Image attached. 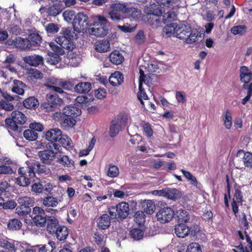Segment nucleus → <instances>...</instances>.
Listing matches in <instances>:
<instances>
[{"instance_id": "obj_1", "label": "nucleus", "mask_w": 252, "mask_h": 252, "mask_svg": "<svg viewBox=\"0 0 252 252\" xmlns=\"http://www.w3.org/2000/svg\"><path fill=\"white\" fill-rule=\"evenodd\" d=\"M18 172L20 176L16 179V183L22 187H27L30 184L31 179L35 176V172L39 174H51L50 169L38 161L32 162L30 166L20 167Z\"/></svg>"}, {"instance_id": "obj_2", "label": "nucleus", "mask_w": 252, "mask_h": 252, "mask_svg": "<svg viewBox=\"0 0 252 252\" xmlns=\"http://www.w3.org/2000/svg\"><path fill=\"white\" fill-rule=\"evenodd\" d=\"M61 146L58 143H48L46 149L38 152V155L42 163L51 165L57 157Z\"/></svg>"}, {"instance_id": "obj_3", "label": "nucleus", "mask_w": 252, "mask_h": 252, "mask_svg": "<svg viewBox=\"0 0 252 252\" xmlns=\"http://www.w3.org/2000/svg\"><path fill=\"white\" fill-rule=\"evenodd\" d=\"M108 20L103 16L97 15L95 17V21L91 23L90 26H93L91 29V33L97 37L105 36L108 32V29L106 26Z\"/></svg>"}, {"instance_id": "obj_4", "label": "nucleus", "mask_w": 252, "mask_h": 252, "mask_svg": "<svg viewBox=\"0 0 252 252\" xmlns=\"http://www.w3.org/2000/svg\"><path fill=\"white\" fill-rule=\"evenodd\" d=\"M32 220L26 221L28 224L43 227L46 225L48 218L45 211L41 208L35 206L33 208L32 213L31 216Z\"/></svg>"}, {"instance_id": "obj_5", "label": "nucleus", "mask_w": 252, "mask_h": 252, "mask_svg": "<svg viewBox=\"0 0 252 252\" xmlns=\"http://www.w3.org/2000/svg\"><path fill=\"white\" fill-rule=\"evenodd\" d=\"M63 30L61 35L56 38V41L63 49L72 51L75 47L73 42V33L67 29Z\"/></svg>"}, {"instance_id": "obj_6", "label": "nucleus", "mask_w": 252, "mask_h": 252, "mask_svg": "<svg viewBox=\"0 0 252 252\" xmlns=\"http://www.w3.org/2000/svg\"><path fill=\"white\" fill-rule=\"evenodd\" d=\"M108 212L111 219L123 220L128 215L129 204L126 202H121L116 206L109 207Z\"/></svg>"}, {"instance_id": "obj_7", "label": "nucleus", "mask_w": 252, "mask_h": 252, "mask_svg": "<svg viewBox=\"0 0 252 252\" xmlns=\"http://www.w3.org/2000/svg\"><path fill=\"white\" fill-rule=\"evenodd\" d=\"M18 205L16 208V212L19 216H24L31 212V207L35 203L34 199L29 196H22L17 200Z\"/></svg>"}, {"instance_id": "obj_8", "label": "nucleus", "mask_w": 252, "mask_h": 252, "mask_svg": "<svg viewBox=\"0 0 252 252\" xmlns=\"http://www.w3.org/2000/svg\"><path fill=\"white\" fill-rule=\"evenodd\" d=\"M91 24L88 21V16L82 13H78L74 17L72 22L74 30L78 32H86Z\"/></svg>"}, {"instance_id": "obj_9", "label": "nucleus", "mask_w": 252, "mask_h": 252, "mask_svg": "<svg viewBox=\"0 0 252 252\" xmlns=\"http://www.w3.org/2000/svg\"><path fill=\"white\" fill-rule=\"evenodd\" d=\"M125 6L122 3L116 2L110 5L111 10L108 12V17L113 22L118 23L123 20L125 17L123 14V8Z\"/></svg>"}, {"instance_id": "obj_10", "label": "nucleus", "mask_w": 252, "mask_h": 252, "mask_svg": "<svg viewBox=\"0 0 252 252\" xmlns=\"http://www.w3.org/2000/svg\"><path fill=\"white\" fill-rule=\"evenodd\" d=\"M63 102L62 99L56 94L49 93L46 94V101L42 104V107L47 111H52Z\"/></svg>"}, {"instance_id": "obj_11", "label": "nucleus", "mask_w": 252, "mask_h": 252, "mask_svg": "<svg viewBox=\"0 0 252 252\" xmlns=\"http://www.w3.org/2000/svg\"><path fill=\"white\" fill-rule=\"evenodd\" d=\"M175 215L174 210L170 207L160 208L157 213L156 216L158 220L161 223L168 222L171 220Z\"/></svg>"}, {"instance_id": "obj_12", "label": "nucleus", "mask_w": 252, "mask_h": 252, "mask_svg": "<svg viewBox=\"0 0 252 252\" xmlns=\"http://www.w3.org/2000/svg\"><path fill=\"white\" fill-rule=\"evenodd\" d=\"M191 27L186 21H183L179 25L177 24V28L175 30V37L181 39L187 40L189 37V32Z\"/></svg>"}, {"instance_id": "obj_13", "label": "nucleus", "mask_w": 252, "mask_h": 252, "mask_svg": "<svg viewBox=\"0 0 252 252\" xmlns=\"http://www.w3.org/2000/svg\"><path fill=\"white\" fill-rule=\"evenodd\" d=\"M125 7L123 8V14L125 18L137 20L141 17V11L137 8L130 6L127 3H122Z\"/></svg>"}, {"instance_id": "obj_14", "label": "nucleus", "mask_w": 252, "mask_h": 252, "mask_svg": "<svg viewBox=\"0 0 252 252\" xmlns=\"http://www.w3.org/2000/svg\"><path fill=\"white\" fill-rule=\"evenodd\" d=\"M62 131L59 128H53L49 129L44 133V137L50 143H56L62 135Z\"/></svg>"}, {"instance_id": "obj_15", "label": "nucleus", "mask_w": 252, "mask_h": 252, "mask_svg": "<svg viewBox=\"0 0 252 252\" xmlns=\"http://www.w3.org/2000/svg\"><path fill=\"white\" fill-rule=\"evenodd\" d=\"M24 61L31 66H37L43 63V58L38 55H32L24 57Z\"/></svg>"}, {"instance_id": "obj_16", "label": "nucleus", "mask_w": 252, "mask_h": 252, "mask_svg": "<svg viewBox=\"0 0 252 252\" xmlns=\"http://www.w3.org/2000/svg\"><path fill=\"white\" fill-rule=\"evenodd\" d=\"M81 114V111L80 109L74 106L68 105L63 109L62 115L75 119Z\"/></svg>"}, {"instance_id": "obj_17", "label": "nucleus", "mask_w": 252, "mask_h": 252, "mask_svg": "<svg viewBox=\"0 0 252 252\" xmlns=\"http://www.w3.org/2000/svg\"><path fill=\"white\" fill-rule=\"evenodd\" d=\"M12 44L17 48L21 50L31 49L29 39L21 37H16L12 41Z\"/></svg>"}, {"instance_id": "obj_18", "label": "nucleus", "mask_w": 252, "mask_h": 252, "mask_svg": "<svg viewBox=\"0 0 252 252\" xmlns=\"http://www.w3.org/2000/svg\"><path fill=\"white\" fill-rule=\"evenodd\" d=\"M47 223V231L50 234H54V233L56 232V230L58 229V227L61 225H60L59 220L54 217L51 216L48 217Z\"/></svg>"}, {"instance_id": "obj_19", "label": "nucleus", "mask_w": 252, "mask_h": 252, "mask_svg": "<svg viewBox=\"0 0 252 252\" xmlns=\"http://www.w3.org/2000/svg\"><path fill=\"white\" fill-rule=\"evenodd\" d=\"M110 84L113 87L121 85L124 82V75L120 71H115L109 78Z\"/></svg>"}, {"instance_id": "obj_20", "label": "nucleus", "mask_w": 252, "mask_h": 252, "mask_svg": "<svg viewBox=\"0 0 252 252\" xmlns=\"http://www.w3.org/2000/svg\"><path fill=\"white\" fill-rule=\"evenodd\" d=\"M109 60L112 64L119 65L124 61V57L119 51L114 50L109 54Z\"/></svg>"}, {"instance_id": "obj_21", "label": "nucleus", "mask_w": 252, "mask_h": 252, "mask_svg": "<svg viewBox=\"0 0 252 252\" xmlns=\"http://www.w3.org/2000/svg\"><path fill=\"white\" fill-rule=\"evenodd\" d=\"M189 231V227L185 223H178L175 225V233L178 237L184 238Z\"/></svg>"}, {"instance_id": "obj_22", "label": "nucleus", "mask_w": 252, "mask_h": 252, "mask_svg": "<svg viewBox=\"0 0 252 252\" xmlns=\"http://www.w3.org/2000/svg\"><path fill=\"white\" fill-rule=\"evenodd\" d=\"M110 218L106 214L101 215L96 221L97 227L103 230L108 228L110 225Z\"/></svg>"}, {"instance_id": "obj_23", "label": "nucleus", "mask_w": 252, "mask_h": 252, "mask_svg": "<svg viewBox=\"0 0 252 252\" xmlns=\"http://www.w3.org/2000/svg\"><path fill=\"white\" fill-rule=\"evenodd\" d=\"M182 195V192L177 189L166 188L164 196L174 201L179 199Z\"/></svg>"}, {"instance_id": "obj_24", "label": "nucleus", "mask_w": 252, "mask_h": 252, "mask_svg": "<svg viewBox=\"0 0 252 252\" xmlns=\"http://www.w3.org/2000/svg\"><path fill=\"white\" fill-rule=\"evenodd\" d=\"M177 28V24L172 23L167 24L163 28L162 35L164 38L170 37L171 36L175 37V30Z\"/></svg>"}, {"instance_id": "obj_25", "label": "nucleus", "mask_w": 252, "mask_h": 252, "mask_svg": "<svg viewBox=\"0 0 252 252\" xmlns=\"http://www.w3.org/2000/svg\"><path fill=\"white\" fill-rule=\"evenodd\" d=\"M240 76L241 81L245 84L250 83L252 79V72L245 66L241 67Z\"/></svg>"}, {"instance_id": "obj_26", "label": "nucleus", "mask_w": 252, "mask_h": 252, "mask_svg": "<svg viewBox=\"0 0 252 252\" xmlns=\"http://www.w3.org/2000/svg\"><path fill=\"white\" fill-rule=\"evenodd\" d=\"M23 104L27 109L35 110L38 106L39 102L35 97L30 96L23 101Z\"/></svg>"}, {"instance_id": "obj_27", "label": "nucleus", "mask_w": 252, "mask_h": 252, "mask_svg": "<svg viewBox=\"0 0 252 252\" xmlns=\"http://www.w3.org/2000/svg\"><path fill=\"white\" fill-rule=\"evenodd\" d=\"M57 161L64 167H71L74 164V161L68 156L62 154L57 157Z\"/></svg>"}, {"instance_id": "obj_28", "label": "nucleus", "mask_w": 252, "mask_h": 252, "mask_svg": "<svg viewBox=\"0 0 252 252\" xmlns=\"http://www.w3.org/2000/svg\"><path fill=\"white\" fill-rule=\"evenodd\" d=\"M95 50L100 53L107 52L110 48V43L107 40H98L94 45Z\"/></svg>"}, {"instance_id": "obj_29", "label": "nucleus", "mask_w": 252, "mask_h": 252, "mask_svg": "<svg viewBox=\"0 0 252 252\" xmlns=\"http://www.w3.org/2000/svg\"><path fill=\"white\" fill-rule=\"evenodd\" d=\"M242 154H244L242 159L245 166L248 168H252V153H244V150H240L237 154V156H240Z\"/></svg>"}, {"instance_id": "obj_30", "label": "nucleus", "mask_w": 252, "mask_h": 252, "mask_svg": "<svg viewBox=\"0 0 252 252\" xmlns=\"http://www.w3.org/2000/svg\"><path fill=\"white\" fill-rule=\"evenodd\" d=\"M28 37L31 49L33 47H36L40 46L41 43L42 38L38 33L33 32L30 33Z\"/></svg>"}, {"instance_id": "obj_31", "label": "nucleus", "mask_w": 252, "mask_h": 252, "mask_svg": "<svg viewBox=\"0 0 252 252\" xmlns=\"http://www.w3.org/2000/svg\"><path fill=\"white\" fill-rule=\"evenodd\" d=\"M175 215H176L178 223H186L190 218L189 213L182 209L177 210Z\"/></svg>"}, {"instance_id": "obj_32", "label": "nucleus", "mask_w": 252, "mask_h": 252, "mask_svg": "<svg viewBox=\"0 0 252 252\" xmlns=\"http://www.w3.org/2000/svg\"><path fill=\"white\" fill-rule=\"evenodd\" d=\"M61 200L58 199L57 197L52 196H48L44 197L42 200V204L45 207H55L57 206L59 202Z\"/></svg>"}, {"instance_id": "obj_33", "label": "nucleus", "mask_w": 252, "mask_h": 252, "mask_svg": "<svg viewBox=\"0 0 252 252\" xmlns=\"http://www.w3.org/2000/svg\"><path fill=\"white\" fill-rule=\"evenodd\" d=\"M92 89V85L89 82H80L74 88L76 92L80 94H87Z\"/></svg>"}, {"instance_id": "obj_34", "label": "nucleus", "mask_w": 252, "mask_h": 252, "mask_svg": "<svg viewBox=\"0 0 252 252\" xmlns=\"http://www.w3.org/2000/svg\"><path fill=\"white\" fill-rule=\"evenodd\" d=\"M144 212L147 214H152L156 209L154 201L151 200H145L141 203Z\"/></svg>"}, {"instance_id": "obj_35", "label": "nucleus", "mask_w": 252, "mask_h": 252, "mask_svg": "<svg viewBox=\"0 0 252 252\" xmlns=\"http://www.w3.org/2000/svg\"><path fill=\"white\" fill-rule=\"evenodd\" d=\"M56 231L54 233L53 235H55L56 238L60 241L66 239L68 235V229L64 225H61L58 227V229L56 230Z\"/></svg>"}, {"instance_id": "obj_36", "label": "nucleus", "mask_w": 252, "mask_h": 252, "mask_svg": "<svg viewBox=\"0 0 252 252\" xmlns=\"http://www.w3.org/2000/svg\"><path fill=\"white\" fill-rule=\"evenodd\" d=\"M12 118L19 125L24 124L27 118L24 114L19 111H14L11 113Z\"/></svg>"}, {"instance_id": "obj_37", "label": "nucleus", "mask_w": 252, "mask_h": 252, "mask_svg": "<svg viewBox=\"0 0 252 252\" xmlns=\"http://www.w3.org/2000/svg\"><path fill=\"white\" fill-rule=\"evenodd\" d=\"M61 119H62L61 125L64 128H72L76 123V121L75 118L69 117H63V115H61Z\"/></svg>"}, {"instance_id": "obj_38", "label": "nucleus", "mask_w": 252, "mask_h": 252, "mask_svg": "<svg viewBox=\"0 0 252 252\" xmlns=\"http://www.w3.org/2000/svg\"><path fill=\"white\" fill-rule=\"evenodd\" d=\"M34 248H38V252H52L56 248V246L53 241H50L47 244L37 245Z\"/></svg>"}, {"instance_id": "obj_39", "label": "nucleus", "mask_w": 252, "mask_h": 252, "mask_svg": "<svg viewBox=\"0 0 252 252\" xmlns=\"http://www.w3.org/2000/svg\"><path fill=\"white\" fill-rule=\"evenodd\" d=\"M63 6L59 3H56L50 6L48 9V13L50 16H56L63 9Z\"/></svg>"}, {"instance_id": "obj_40", "label": "nucleus", "mask_w": 252, "mask_h": 252, "mask_svg": "<svg viewBox=\"0 0 252 252\" xmlns=\"http://www.w3.org/2000/svg\"><path fill=\"white\" fill-rule=\"evenodd\" d=\"M144 233L142 229L133 228L129 231V236L134 240H140L143 238Z\"/></svg>"}, {"instance_id": "obj_41", "label": "nucleus", "mask_w": 252, "mask_h": 252, "mask_svg": "<svg viewBox=\"0 0 252 252\" xmlns=\"http://www.w3.org/2000/svg\"><path fill=\"white\" fill-rule=\"evenodd\" d=\"M22 226V222L17 219L10 220L7 224L8 229L11 230H19L21 229Z\"/></svg>"}, {"instance_id": "obj_42", "label": "nucleus", "mask_w": 252, "mask_h": 252, "mask_svg": "<svg viewBox=\"0 0 252 252\" xmlns=\"http://www.w3.org/2000/svg\"><path fill=\"white\" fill-rule=\"evenodd\" d=\"M161 13H164L163 15V21L164 23L171 22L175 20L176 18V15L172 11H169L165 12V10L160 9Z\"/></svg>"}, {"instance_id": "obj_43", "label": "nucleus", "mask_w": 252, "mask_h": 252, "mask_svg": "<svg viewBox=\"0 0 252 252\" xmlns=\"http://www.w3.org/2000/svg\"><path fill=\"white\" fill-rule=\"evenodd\" d=\"M60 142L62 146L66 148V149H69L72 148V140L71 139L66 135H63L62 133V135L60 136L59 140H58Z\"/></svg>"}, {"instance_id": "obj_44", "label": "nucleus", "mask_w": 252, "mask_h": 252, "mask_svg": "<svg viewBox=\"0 0 252 252\" xmlns=\"http://www.w3.org/2000/svg\"><path fill=\"white\" fill-rule=\"evenodd\" d=\"M120 173L118 167L113 163H110L107 171V175L111 178H115L119 176Z\"/></svg>"}, {"instance_id": "obj_45", "label": "nucleus", "mask_w": 252, "mask_h": 252, "mask_svg": "<svg viewBox=\"0 0 252 252\" xmlns=\"http://www.w3.org/2000/svg\"><path fill=\"white\" fill-rule=\"evenodd\" d=\"M5 127L8 130L9 132L10 131H18V126L17 123L12 119L7 118L5 120Z\"/></svg>"}, {"instance_id": "obj_46", "label": "nucleus", "mask_w": 252, "mask_h": 252, "mask_svg": "<svg viewBox=\"0 0 252 252\" xmlns=\"http://www.w3.org/2000/svg\"><path fill=\"white\" fill-rule=\"evenodd\" d=\"M121 126L116 120L112 121L110 126V135L111 137H115L119 133Z\"/></svg>"}, {"instance_id": "obj_47", "label": "nucleus", "mask_w": 252, "mask_h": 252, "mask_svg": "<svg viewBox=\"0 0 252 252\" xmlns=\"http://www.w3.org/2000/svg\"><path fill=\"white\" fill-rule=\"evenodd\" d=\"M61 60V58L59 55L58 52L57 53H50L48 54V57L47 58V62L53 65L58 64Z\"/></svg>"}, {"instance_id": "obj_48", "label": "nucleus", "mask_w": 252, "mask_h": 252, "mask_svg": "<svg viewBox=\"0 0 252 252\" xmlns=\"http://www.w3.org/2000/svg\"><path fill=\"white\" fill-rule=\"evenodd\" d=\"M23 135L25 138L29 141L36 140L38 137L37 133L31 128L25 130Z\"/></svg>"}, {"instance_id": "obj_49", "label": "nucleus", "mask_w": 252, "mask_h": 252, "mask_svg": "<svg viewBox=\"0 0 252 252\" xmlns=\"http://www.w3.org/2000/svg\"><path fill=\"white\" fill-rule=\"evenodd\" d=\"M29 77L33 81L43 78L42 72L36 69H31L29 72Z\"/></svg>"}, {"instance_id": "obj_50", "label": "nucleus", "mask_w": 252, "mask_h": 252, "mask_svg": "<svg viewBox=\"0 0 252 252\" xmlns=\"http://www.w3.org/2000/svg\"><path fill=\"white\" fill-rule=\"evenodd\" d=\"M232 116L229 110L225 111L224 117L223 119L224 125L226 129H229L232 126Z\"/></svg>"}, {"instance_id": "obj_51", "label": "nucleus", "mask_w": 252, "mask_h": 252, "mask_svg": "<svg viewBox=\"0 0 252 252\" xmlns=\"http://www.w3.org/2000/svg\"><path fill=\"white\" fill-rule=\"evenodd\" d=\"M96 140L94 137H93L89 142V146L86 149L82 150L79 152V156L83 157L87 156L89 154L91 151L94 147Z\"/></svg>"}, {"instance_id": "obj_52", "label": "nucleus", "mask_w": 252, "mask_h": 252, "mask_svg": "<svg viewBox=\"0 0 252 252\" xmlns=\"http://www.w3.org/2000/svg\"><path fill=\"white\" fill-rule=\"evenodd\" d=\"M235 193L234 197L235 200L238 203H242L243 202V196L242 192L241 191L240 187L236 183L234 185Z\"/></svg>"}, {"instance_id": "obj_53", "label": "nucleus", "mask_w": 252, "mask_h": 252, "mask_svg": "<svg viewBox=\"0 0 252 252\" xmlns=\"http://www.w3.org/2000/svg\"><path fill=\"white\" fill-rule=\"evenodd\" d=\"M137 97L143 105H144L143 99L147 100L148 99V97L143 88L142 83H139V92L137 94Z\"/></svg>"}, {"instance_id": "obj_54", "label": "nucleus", "mask_w": 252, "mask_h": 252, "mask_svg": "<svg viewBox=\"0 0 252 252\" xmlns=\"http://www.w3.org/2000/svg\"><path fill=\"white\" fill-rule=\"evenodd\" d=\"M246 29L247 27L245 25H238L232 28L231 32L234 35H242L246 32Z\"/></svg>"}, {"instance_id": "obj_55", "label": "nucleus", "mask_w": 252, "mask_h": 252, "mask_svg": "<svg viewBox=\"0 0 252 252\" xmlns=\"http://www.w3.org/2000/svg\"><path fill=\"white\" fill-rule=\"evenodd\" d=\"M189 37L187 39L186 42L188 43L191 44L194 43L199 36V32L196 30H190L189 32Z\"/></svg>"}, {"instance_id": "obj_56", "label": "nucleus", "mask_w": 252, "mask_h": 252, "mask_svg": "<svg viewBox=\"0 0 252 252\" xmlns=\"http://www.w3.org/2000/svg\"><path fill=\"white\" fill-rule=\"evenodd\" d=\"M23 85V83L21 81L17 80L14 82V85L12 89V92L18 94H23L24 93V90L21 87Z\"/></svg>"}, {"instance_id": "obj_57", "label": "nucleus", "mask_w": 252, "mask_h": 252, "mask_svg": "<svg viewBox=\"0 0 252 252\" xmlns=\"http://www.w3.org/2000/svg\"><path fill=\"white\" fill-rule=\"evenodd\" d=\"M134 220L138 225L143 223L145 221L144 212L142 211H137L134 215Z\"/></svg>"}, {"instance_id": "obj_58", "label": "nucleus", "mask_w": 252, "mask_h": 252, "mask_svg": "<svg viewBox=\"0 0 252 252\" xmlns=\"http://www.w3.org/2000/svg\"><path fill=\"white\" fill-rule=\"evenodd\" d=\"M187 252H202V249L198 243H191L188 246Z\"/></svg>"}, {"instance_id": "obj_59", "label": "nucleus", "mask_w": 252, "mask_h": 252, "mask_svg": "<svg viewBox=\"0 0 252 252\" xmlns=\"http://www.w3.org/2000/svg\"><path fill=\"white\" fill-rule=\"evenodd\" d=\"M128 120V115L126 113H123L119 114L116 121H118L121 126H125Z\"/></svg>"}, {"instance_id": "obj_60", "label": "nucleus", "mask_w": 252, "mask_h": 252, "mask_svg": "<svg viewBox=\"0 0 252 252\" xmlns=\"http://www.w3.org/2000/svg\"><path fill=\"white\" fill-rule=\"evenodd\" d=\"M10 185L6 181L2 182L0 183V196L2 194H6L9 191Z\"/></svg>"}, {"instance_id": "obj_61", "label": "nucleus", "mask_w": 252, "mask_h": 252, "mask_svg": "<svg viewBox=\"0 0 252 252\" xmlns=\"http://www.w3.org/2000/svg\"><path fill=\"white\" fill-rule=\"evenodd\" d=\"M117 28L124 32H132L136 29V26H131L130 25L126 24L123 26L118 25Z\"/></svg>"}, {"instance_id": "obj_62", "label": "nucleus", "mask_w": 252, "mask_h": 252, "mask_svg": "<svg viewBox=\"0 0 252 252\" xmlns=\"http://www.w3.org/2000/svg\"><path fill=\"white\" fill-rule=\"evenodd\" d=\"M156 1L160 7L161 9L168 8L172 4V0H156Z\"/></svg>"}, {"instance_id": "obj_63", "label": "nucleus", "mask_w": 252, "mask_h": 252, "mask_svg": "<svg viewBox=\"0 0 252 252\" xmlns=\"http://www.w3.org/2000/svg\"><path fill=\"white\" fill-rule=\"evenodd\" d=\"M0 107L6 111H11L13 110L14 106L11 103L4 100L0 101Z\"/></svg>"}, {"instance_id": "obj_64", "label": "nucleus", "mask_w": 252, "mask_h": 252, "mask_svg": "<svg viewBox=\"0 0 252 252\" xmlns=\"http://www.w3.org/2000/svg\"><path fill=\"white\" fill-rule=\"evenodd\" d=\"M32 191L36 193H41L43 191V187L39 182L35 183L32 186Z\"/></svg>"}]
</instances>
